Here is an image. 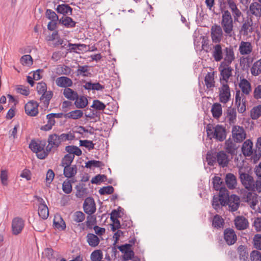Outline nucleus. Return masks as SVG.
I'll use <instances>...</instances> for the list:
<instances>
[{"instance_id":"nucleus-56","label":"nucleus","mask_w":261,"mask_h":261,"mask_svg":"<svg viewBox=\"0 0 261 261\" xmlns=\"http://www.w3.org/2000/svg\"><path fill=\"white\" fill-rule=\"evenodd\" d=\"M72 219L76 223L82 222L85 220V215L83 212L77 211L73 214Z\"/></svg>"},{"instance_id":"nucleus-57","label":"nucleus","mask_w":261,"mask_h":261,"mask_svg":"<svg viewBox=\"0 0 261 261\" xmlns=\"http://www.w3.org/2000/svg\"><path fill=\"white\" fill-rule=\"evenodd\" d=\"M103 165V164L100 161L91 160L86 163L85 167L87 168H91L92 167H101Z\"/></svg>"},{"instance_id":"nucleus-59","label":"nucleus","mask_w":261,"mask_h":261,"mask_svg":"<svg viewBox=\"0 0 261 261\" xmlns=\"http://www.w3.org/2000/svg\"><path fill=\"white\" fill-rule=\"evenodd\" d=\"M54 177L55 173L54 171L51 169L48 170L45 178V182L47 186H49V185L51 183Z\"/></svg>"},{"instance_id":"nucleus-12","label":"nucleus","mask_w":261,"mask_h":261,"mask_svg":"<svg viewBox=\"0 0 261 261\" xmlns=\"http://www.w3.org/2000/svg\"><path fill=\"white\" fill-rule=\"evenodd\" d=\"M38 106L37 102L31 100L28 102L24 107L25 113L30 116H36L38 114Z\"/></svg>"},{"instance_id":"nucleus-10","label":"nucleus","mask_w":261,"mask_h":261,"mask_svg":"<svg viewBox=\"0 0 261 261\" xmlns=\"http://www.w3.org/2000/svg\"><path fill=\"white\" fill-rule=\"evenodd\" d=\"M61 137V135L59 136L56 134L50 135L48 138L47 150L50 151L53 148H57L63 142Z\"/></svg>"},{"instance_id":"nucleus-61","label":"nucleus","mask_w":261,"mask_h":261,"mask_svg":"<svg viewBox=\"0 0 261 261\" xmlns=\"http://www.w3.org/2000/svg\"><path fill=\"white\" fill-rule=\"evenodd\" d=\"M85 223L88 228L92 229L96 223L95 217L91 215L88 216Z\"/></svg>"},{"instance_id":"nucleus-4","label":"nucleus","mask_w":261,"mask_h":261,"mask_svg":"<svg viewBox=\"0 0 261 261\" xmlns=\"http://www.w3.org/2000/svg\"><path fill=\"white\" fill-rule=\"evenodd\" d=\"M218 70L220 73V84H228L229 78L232 76L233 68L229 64L220 63Z\"/></svg>"},{"instance_id":"nucleus-3","label":"nucleus","mask_w":261,"mask_h":261,"mask_svg":"<svg viewBox=\"0 0 261 261\" xmlns=\"http://www.w3.org/2000/svg\"><path fill=\"white\" fill-rule=\"evenodd\" d=\"M45 141L33 140L29 144V148L37 154L38 158L44 159L47 155V152L44 151Z\"/></svg>"},{"instance_id":"nucleus-2","label":"nucleus","mask_w":261,"mask_h":261,"mask_svg":"<svg viewBox=\"0 0 261 261\" xmlns=\"http://www.w3.org/2000/svg\"><path fill=\"white\" fill-rule=\"evenodd\" d=\"M207 135L210 139H215L222 142L226 137V129L222 125L208 124L206 127Z\"/></svg>"},{"instance_id":"nucleus-51","label":"nucleus","mask_w":261,"mask_h":261,"mask_svg":"<svg viewBox=\"0 0 261 261\" xmlns=\"http://www.w3.org/2000/svg\"><path fill=\"white\" fill-rule=\"evenodd\" d=\"M74 155L71 154H67L64 156L62 160L61 165L63 167L71 166V164L73 161Z\"/></svg>"},{"instance_id":"nucleus-55","label":"nucleus","mask_w":261,"mask_h":261,"mask_svg":"<svg viewBox=\"0 0 261 261\" xmlns=\"http://www.w3.org/2000/svg\"><path fill=\"white\" fill-rule=\"evenodd\" d=\"M72 187L70 180L66 179L62 184V190L66 194H70L72 192Z\"/></svg>"},{"instance_id":"nucleus-40","label":"nucleus","mask_w":261,"mask_h":261,"mask_svg":"<svg viewBox=\"0 0 261 261\" xmlns=\"http://www.w3.org/2000/svg\"><path fill=\"white\" fill-rule=\"evenodd\" d=\"M63 95L67 99L73 101L77 98V92L69 88H65L64 89Z\"/></svg>"},{"instance_id":"nucleus-1","label":"nucleus","mask_w":261,"mask_h":261,"mask_svg":"<svg viewBox=\"0 0 261 261\" xmlns=\"http://www.w3.org/2000/svg\"><path fill=\"white\" fill-rule=\"evenodd\" d=\"M240 178L242 184L249 191L261 192V178L255 181L253 177L248 173H243L239 170Z\"/></svg>"},{"instance_id":"nucleus-7","label":"nucleus","mask_w":261,"mask_h":261,"mask_svg":"<svg viewBox=\"0 0 261 261\" xmlns=\"http://www.w3.org/2000/svg\"><path fill=\"white\" fill-rule=\"evenodd\" d=\"M25 226L24 221L20 217H15L11 223L12 233L14 236H18L20 234Z\"/></svg>"},{"instance_id":"nucleus-17","label":"nucleus","mask_w":261,"mask_h":261,"mask_svg":"<svg viewBox=\"0 0 261 261\" xmlns=\"http://www.w3.org/2000/svg\"><path fill=\"white\" fill-rule=\"evenodd\" d=\"M224 60L221 63L230 65L235 59V55L233 48L230 46L224 49Z\"/></svg>"},{"instance_id":"nucleus-14","label":"nucleus","mask_w":261,"mask_h":261,"mask_svg":"<svg viewBox=\"0 0 261 261\" xmlns=\"http://www.w3.org/2000/svg\"><path fill=\"white\" fill-rule=\"evenodd\" d=\"M224 239L227 245H231L236 242L237 237L233 229L227 228L224 231Z\"/></svg>"},{"instance_id":"nucleus-6","label":"nucleus","mask_w":261,"mask_h":261,"mask_svg":"<svg viewBox=\"0 0 261 261\" xmlns=\"http://www.w3.org/2000/svg\"><path fill=\"white\" fill-rule=\"evenodd\" d=\"M219 88V101L223 103H227L231 98L230 90L228 84H220Z\"/></svg>"},{"instance_id":"nucleus-49","label":"nucleus","mask_w":261,"mask_h":261,"mask_svg":"<svg viewBox=\"0 0 261 261\" xmlns=\"http://www.w3.org/2000/svg\"><path fill=\"white\" fill-rule=\"evenodd\" d=\"M250 116L253 120H256L261 116V105L254 107L251 109Z\"/></svg>"},{"instance_id":"nucleus-31","label":"nucleus","mask_w":261,"mask_h":261,"mask_svg":"<svg viewBox=\"0 0 261 261\" xmlns=\"http://www.w3.org/2000/svg\"><path fill=\"white\" fill-rule=\"evenodd\" d=\"M118 213L115 210L112 211L111 214V220H112L113 224L111 225V229L113 231H115L117 229L120 228V223L119 220L117 219V216Z\"/></svg>"},{"instance_id":"nucleus-37","label":"nucleus","mask_w":261,"mask_h":261,"mask_svg":"<svg viewBox=\"0 0 261 261\" xmlns=\"http://www.w3.org/2000/svg\"><path fill=\"white\" fill-rule=\"evenodd\" d=\"M222 182L221 178L220 177L215 176L213 178V184L215 190L217 191L219 190L220 193H226L227 191L225 188L221 187Z\"/></svg>"},{"instance_id":"nucleus-42","label":"nucleus","mask_w":261,"mask_h":261,"mask_svg":"<svg viewBox=\"0 0 261 261\" xmlns=\"http://www.w3.org/2000/svg\"><path fill=\"white\" fill-rule=\"evenodd\" d=\"M229 7L231 9L235 20H238V18L241 15V11L238 9L234 1H228Z\"/></svg>"},{"instance_id":"nucleus-33","label":"nucleus","mask_w":261,"mask_h":261,"mask_svg":"<svg viewBox=\"0 0 261 261\" xmlns=\"http://www.w3.org/2000/svg\"><path fill=\"white\" fill-rule=\"evenodd\" d=\"M59 22L67 28H73L76 24V22L71 17L68 16L62 17L59 19Z\"/></svg>"},{"instance_id":"nucleus-52","label":"nucleus","mask_w":261,"mask_h":261,"mask_svg":"<svg viewBox=\"0 0 261 261\" xmlns=\"http://www.w3.org/2000/svg\"><path fill=\"white\" fill-rule=\"evenodd\" d=\"M20 62L23 66H30L33 64V59L30 55H25L21 57Z\"/></svg>"},{"instance_id":"nucleus-63","label":"nucleus","mask_w":261,"mask_h":261,"mask_svg":"<svg viewBox=\"0 0 261 261\" xmlns=\"http://www.w3.org/2000/svg\"><path fill=\"white\" fill-rule=\"evenodd\" d=\"M253 245L255 248L261 250V234H256L253 238Z\"/></svg>"},{"instance_id":"nucleus-53","label":"nucleus","mask_w":261,"mask_h":261,"mask_svg":"<svg viewBox=\"0 0 261 261\" xmlns=\"http://www.w3.org/2000/svg\"><path fill=\"white\" fill-rule=\"evenodd\" d=\"M102 258L103 254L100 250H95L90 255V259L92 261H99Z\"/></svg>"},{"instance_id":"nucleus-50","label":"nucleus","mask_w":261,"mask_h":261,"mask_svg":"<svg viewBox=\"0 0 261 261\" xmlns=\"http://www.w3.org/2000/svg\"><path fill=\"white\" fill-rule=\"evenodd\" d=\"M66 151L68 152V154L76 155L80 156L82 154V152L81 149L75 146H67L65 148Z\"/></svg>"},{"instance_id":"nucleus-24","label":"nucleus","mask_w":261,"mask_h":261,"mask_svg":"<svg viewBox=\"0 0 261 261\" xmlns=\"http://www.w3.org/2000/svg\"><path fill=\"white\" fill-rule=\"evenodd\" d=\"M212 56L216 62H220L223 59V50L219 44L215 45L213 47Z\"/></svg>"},{"instance_id":"nucleus-35","label":"nucleus","mask_w":261,"mask_h":261,"mask_svg":"<svg viewBox=\"0 0 261 261\" xmlns=\"http://www.w3.org/2000/svg\"><path fill=\"white\" fill-rule=\"evenodd\" d=\"M38 215L43 219H46L49 216L47 206L44 203H40L38 207Z\"/></svg>"},{"instance_id":"nucleus-5","label":"nucleus","mask_w":261,"mask_h":261,"mask_svg":"<svg viewBox=\"0 0 261 261\" xmlns=\"http://www.w3.org/2000/svg\"><path fill=\"white\" fill-rule=\"evenodd\" d=\"M221 25L225 33L229 35L233 29V21L230 12L226 10L222 14Z\"/></svg>"},{"instance_id":"nucleus-22","label":"nucleus","mask_w":261,"mask_h":261,"mask_svg":"<svg viewBox=\"0 0 261 261\" xmlns=\"http://www.w3.org/2000/svg\"><path fill=\"white\" fill-rule=\"evenodd\" d=\"M253 143L250 140L248 139L246 140L243 144L242 147V151L243 154L245 156H251L253 152Z\"/></svg>"},{"instance_id":"nucleus-32","label":"nucleus","mask_w":261,"mask_h":261,"mask_svg":"<svg viewBox=\"0 0 261 261\" xmlns=\"http://www.w3.org/2000/svg\"><path fill=\"white\" fill-rule=\"evenodd\" d=\"M76 173L77 167L76 165L64 167L63 174L64 176L68 178L74 177Z\"/></svg>"},{"instance_id":"nucleus-58","label":"nucleus","mask_w":261,"mask_h":261,"mask_svg":"<svg viewBox=\"0 0 261 261\" xmlns=\"http://www.w3.org/2000/svg\"><path fill=\"white\" fill-rule=\"evenodd\" d=\"M47 18L53 21H59V18L56 13L50 9H47L45 13Z\"/></svg>"},{"instance_id":"nucleus-26","label":"nucleus","mask_w":261,"mask_h":261,"mask_svg":"<svg viewBox=\"0 0 261 261\" xmlns=\"http://www.w3.org/2000/svg\"><path fill=\"white\" fill-rule=\"evenodd\" d=\"M53 224L55 228L59 230H64L66 228L65 222L59 214L55 215Z\"/></svg>"},{"instance_id":"nucleus-36","label":"nucleus","mask_w":261,"mask_h":261,"mask_svg":"<svg viewBox=\"0 0 261 261\" xmlns=\"http://www.w3.org/2000/svg\"><path fill=\"white\" fill-rule=\"evenodd\" d=\"M87 241L90 246L95 247L99 244L100 241L96 235L93 233H88L87 235Z\"/></svg>"},{"instance_id":"nucleus-38","label":"nucleus","mask_w":261,"mask_h":261,"mask_svg":"<svg viewBox=\"0 0 261 261\" xmlns=\"http://www.w3.org/2000/svg\"><path fill=\"white\" fill-rule=\"evenodd\" d=\"M238 252L241 261H247L248 259V253L247 248L244 245H240L238 248Z\"/></svg>"},{"instance_id":"nucleus-25","label":"nucleus","mask_w":261,"mask_h":261,"mask_svg":"<svg viewBox=\"0 0 261 261\" xmlns=\"http://www.w3.org/2000/svg\"><path fill=\"white\" fill-rule=\"evenodd\" d=\"M234 224L238 230H244L248 226V221L243 216H238L234 220Z\"/></svg>"},{"instance_id":"nucleus-20","label":"nucleus","mask_w":261,"mask_h":261,"mask_svg":"<svg viewBox=\"0 0 261 261\" xmlns=\"http://www.w3.org/2000/svg\"><path fill=\"white\" fill-rule=\"evenodd\" d=\"M217 162L221 167H227L229 163L228 155L224 151L218 152L216 154Z\"/></svg>"},{"instance_id":"nucleus-45","label":"nucleus","mask_w":261,"mask_h":261,"mask_svg":"<svg viewBox=\"0 0 261 261\" xmlns=\"http://www.w3.org/2000/svg\"><path fill=\"white\" fill-rule=\"evenodd\" d=\"M253 24L252 20L250 18L247 19L241 28V31L244 32V34H247L249 32H251L252 31V26Z\"/></svg>"},{"instance_id":"nucleus-46","label":"nucleus","mask_w":261,"mask_h":261,"mask_svg":"<svg viewBox=\"0 0 261 261\" xmlns=\"http://www.w3.org/2000/svg\"><path fill=\"white\" fill-rule=\"evenodd\" d=\"M57 11L59 13L63 15L71 14L72 9L67 5H59L57 8Z\"/></svg>"},{"instance_id":"nucleus-18","label":"nucleus","mask_w":261,"mask_h":261,"mask_svg":"<svg viewBox=\"0 0 261 261\" xmlns=\"http://www.w3.org/2000/svg\"><path fill=\"white\" fill-rule=\"evenodd\" d=\"M83 208L84 212L87 214L91 215L95 213L96 206L94 199L91 197L87 198L84 201Z\"/></svg>"},{"instance_id":"nucleus-8","label":"nucleus","mask_w":261,"mask_h":261,"mask_svg":"<svg viewBox=\"0 0 261 261\" xmlns=\"http://www.w3.org/2000/svg\"><path fill=\"white\" fill-rule=\"evenodd\" d=\"M132 245L125 244L118 247L119 251L123 254L122 259L124 261L132 260L135 255V253L132 249Z\"/></svg>"},{"instance_id":"nucleus-62","label":"nucleus","mask_w":261,"mask_h":261,"mask_svg":"<svg viewBox=\"0 0 261 261\" xmlns=\"http://www.w3.org/2000/svg\"><path fill=\"white\" fill-rule=\"evenodd\" d=\"M36 90L39 94L42 95L47 90L46 84L44 82H39L37 84Z\"/></svg>"},{"instance_id":"nucleus-27","label":"nucleus","mask_w":261,"mask_h":261,"mask_svg":"<svg viewBox=\"0 0 261 261\" xmlns=\"http://www.w3.org/2000/svg\"><path fill=\"white\" fill-rule=\"evenodd\" d=\"M211 112L213 117L218 120L222 115V108L220 103L216 102L214 103L211 108Z\"/></svg>"},{"instance_id":"nucleus-30","label":"nucleus","mask_w":261,"mask_h":261,"mask_svg":"<svg viewBox=\"0 0 261 261\" xmlns=\"http://www.w3.org/2000/svg\"><path fill=\"white\" fill-rule=\"evenodd\" d=\"M225 119L230 124H234L236 123L237 112L234 108L229 107L227 109Z\"/></svg>"},{"instance_id":"nucleus-13","label":"nucleus","mask_w":261,"mask_h":261,"mask_svg":"<svg viewBox=\"0 0 261 261\" xmlns=\"http://www.w3.org/2000/svg\"><path fill=\"white\" fill-rule=\"evenodd\" d=\"M211 38L213 42L219 43L222 37V30L220 26L215 24L211 29Z\"/></svg>"},{"instance_id":"nucleus-54","label":"nucleus","mask_w":261,"mask_h":261,"mask_svg":"<svg viewBox=\"0 0 261 261\" xmlns=\"http://www.w3.org/2000/svg\"><path fill=\"white\" fill-rule=\"evenodd\" d=\"M246 95L244 94H241L240 90L237 91L235 96V104L238 105L240 103H246Z\"/></svg>"},{"instance_id":"nucleus-39","label":"nucleus","mask_w":261,"mask_h":261,"mask_svg":"<svg viewBox=\"0 0 261 261\" xmlns=\"http://www.w3.org/2000/svg\"><path fill=\"white\" fill-rule=\"evenodd\" d=\"M83 115L82 110H76L72 111L64 115V117L68 119H77L81 118Z\"/></svg>"},{"instance_id":"nucleus-34","label":"nucleus","mask_w":261,"mask_h":261,"mask_svg":"<svg viewBox=\"0 0 261 261\" xmlns=\"http://www.w3.org/2000/svg\"><path fill=\"white\" fill-rule=\"evenodd\" d=\"M250 11L251 13L257 17L261 16V4L255 2L250 6Z\"/></svg>"},{"instance_id":"nucleus-21","label":"nucleus","mask_w":261,"mask_h":261,"mask_svg":"<svg viewBox=\"0 0 261 261\" xmlns=\"http://www.w3.org/2000/svg\"><path fill=\"white\" fill-rule=\"evenodd\" d=\"M244 201L247 202L250 206L254 210L255 206L258 203V196L257 195L251 192H248L246 196L243 197Z\"/></svg>"},{"instance_id":"nucleus-16","label":"nucleus","mask_w":261,"mask_h":261,"mask_svg":"<svg viewBox=\"0 0 261 261\" xmlns=\"http://www.w3.org/2000/svg\"><path fill=\"white\" fill-rule=\"evenodd\" d=\"M239 87L241 90V94L245 95H249L252 91L251 83L244 78L240 77Z\"/></svg>"},{"instance_id":"nucleus-23","label":"nucleus","mask_w":261,"mask_h":261,"mask_svg":"<svg viewBox=\"0 0 261 261\" xmlns=\"http://www.w3.org/2000/svg\"><path fill=\"white\" fill-rule=\"evenodd\" d=\"M56 85L60 87L67 88L72 86L73 82L72 80L66 76H61L56 80Z\"/></svg>"},{"instance_id":"nucleus-29","label":"nucleus","mask_w":261,"mask_h":261,"mask_svg":"<svg viewBox=\"0 0 261 261\" xmlns=\"http://www.w3.org/2000/svg\"><path fill=\"white\" fill-rule=\"evenodd\" d=\"M225 182L229 189L236 188L237 184L236 177L232 173H227L225 176Z\"/></svg>"},{"instance_id":"nucleus-41","label":"nucleus","mask_w":261,"mask_h":261,"mask_svg":"<svg viewBox=\"0 0 261 261\" xmlns=\"http://www.w3.org/2000/svg\"><path fill=\"white\" fill-rule=\"evenodd\" d=\"M46 118L47 119V123L40 127V129L42 130L48 131L55 124V120L51 117V114L47 115Z\"/></svg>"},{"instance_id":"nucleus-47","label":"nucleus","mask_w":261,"mask_h":261,"mask_svg":"<svg viewBox=\"0 0 261 261\" xmlns=\"http://www.w3.org/2000/svg\"><path fill=\"white\" fill-rule=\"evenodd\" d=\"M224 224V220L220 216L216 215L214 217L212 225L215 228H219L223 227Z\"/></svg>"},{"instance_id":"nucleus-44","label":"nucleus","mask_w":261,"mask_h":261,"mask_svg":"<svg viewBox=\"0 0 261 261\" xmlns=\"http://www.w3.org/2000/svg\"><path fill=\"white\" fill-rule=\"evenodd\" d=\"M74 105L77 108H84L88 105V100L85 96H81L76 98L75 100Z\"/></svg>"},{"instance_id":"nucleus-43","label":"nucleus","mask_w":261,"mask_h":261,"mask_svg":"<svg viewBox=\"0 0 261 261\" xmlns=\"http://www.w3.org/2000/svg\"><path fill=\"white\" fill-rule=\"evenodd\" d=\"M250 71L254 76H257L261 73V59L253 63Z\"/></svg>"},{"instance_id":"nucleus-19","label":"nucleus","mask_w":261,"mask_h":261,"mask_svg":"<svg viewBox=\"0 0 261 261\" xmlns=\"http://www.w3.org/2000/svg\"><path fill=\"white\" fill-rule=\"evenodd\" d=\"M253 50V46L249 42L242 41L239 45V51L241 55H250Z\"/></svg>"},{"instance_id":"nucleus-28","label":"nucleus","mask_w":261,"mask_h":261,"mask_svg":"<svg viewBox=\"0 0 261 261\" xmlns=\"http://www.w3.org/2000/svg\"><path fill=\"white\" fill-rule=\"evenodd\" d=\"M214 72H208L204 78V83L207 89H211L215 86Z\"/></svg>"},{"instance_id":"nucleus-48","label":"nucleus","mask_w":261,"mask_h":261,"mask_svg":"<svg viewBox=\"0 0 261 261\" xmlns=\"http://www.w3.org/2000/svg\"><path fill=\"white\" fill-rule=\"evenodd\" d=\"M225 144L226 151L229 153L233 154L237 149L236 144L230 139L227 140Z\"/></svg>"},{"instance_id":"nucleus-64","label":"nucleus","mask_w":261,"mask_h":261,"mask_svg":"<svg viewBox=\"0 0 261 261\" xmlns=\"http://www.w3.org/2000/svg\"><path fill=\"white\" fill-rule=\"evenodd\" d=\"M251 261H261V253L258 251H252L250 254Z\"/></svg>"},{"instance_id":"nucleus-60","label":"nucleus","mask_w":261,"mask_h":261,"mask_svg":"<svg viewBox=\"0 0 261 261\" xmlns=\"http://www.w3.org/2000/svg\"><path fill=\"white\" fill-rule=\"evenodd\" d=\"M114 189L111 186L103 187L99 190V193L101 195L111 194L114 192Z\"/></svg>"},{"instance_id":"nucleus-15","label":"nucleus","mask_w":261,"mask_h":261,"mask_svg":"<svg viewBox=\"0 0 261 261\" xmlns=\"http://www.w3.org/2000/svg\"><path fill=\"white\" fill-rule=\"evenodd\" d=\"M240 204V198L236 195H231L226 199V204L228 205L229 210L234 212L237 210Z\"/></svg>"},{"instance_id":"nucleus-11","label":"nucleus","mask_w":261,"mask_h":261,"mask_svg":"<svg viewBox=\"0 0 261 261\" xmlns=\"http://www.w3.org/2000/svg\"><path fill=\"white\" fill-rule=\"evenodd\" d=\"M227 198V193H219V196H214L213 198L212 205L215 210L218 209L220 204L225 206L226 204V199Z\"/></svg>"},{"instance_id":"nucleus-9","label":"nucleus","mask_w":261,"mask_h":261,"mask_svg":"<svg viewBox=\"0 0 261 261\" xmlns=\"http://www.w3.org/2000/svg\"><path fill=\"white\" fill-rule=\"evenodd\" d=\"M232 137L235 142L240 143L246 138V134L242 127L236 125L232 128Z\"/></svg>"}]
</instances>
